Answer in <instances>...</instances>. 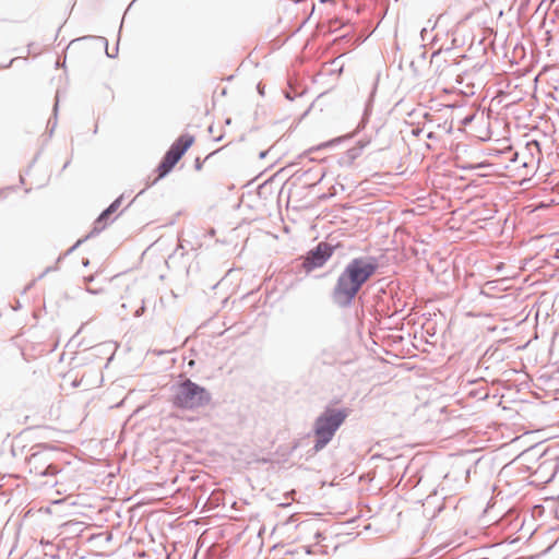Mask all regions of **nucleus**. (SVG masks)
<instances>
[{
    "instance_id": "9",
    "label": "nucleus",
    "mask_w": 559,
    "mask_h": 559,
    "mask_svg": "<svg viewBox=\"0 0 559 559\" xmlns=\"http://www.w3.org/2000/svg\"><path fill=\"white\" fill-rule=\"evenodd\" d=\"M316 359L321 365L333 366L336 362L337 357L332 348L324 347L317 354Z\"/></svg>"
},
{
    "instance_id": "6",
    "label": "nucleus",
    "mask_w": 559,
    "mask_h": 559,
    "mask_svg": "<svg viewBox=\"0 0 559 559\" xmlns=\"http://www.w3.org/2000/svg\"><path fill=\"white\" fill-rule=\"evenodd\" d=\"M334 251L335 246L326 241H320L301 257V267L307 273L320 269L333 255Z\"/></svg>"
},
{
    "instance_id": "14",
    "label": "nucleus",
    "mask_w": 559,
    "mask_h": 559,
    "mask_svg": "<svg viewBox=\"0 0 559 559\" xmlns=\"http://www.w3.org/2000/svg\"><path fill=\"white\" fill-rule=\"evenodd\" d=\"M59 267H58V263H56L55 265H51V266H47L45 270H44V274H48L50 272H55L57 271Z\"/></svg>"
},
{
    "instance_id": "8",
    "label": "nucleus",
    "mask_w": 559,
    "mask_h": 559,
    "mask_svg": "<svg viewBox=\"0 0 559 559\" xmlns=\"http://www.w3.org/2000/svg\"><path fill=\"white\" fill-rule=\"evenodd\" d=\"M367 143L359 141L357 144L343 153L338 158V165L342 167H350L354 162L361 155Z\"/></svg>"
},
{
    "instance_id": "20",
    "label": "nucleus",
    "mask_w": 559,
    "mask_h": 559,
    "mask_svg": "<svg viewBox=\"0 0 559 559\" xmlns=\"http://www.w3.org/2000/svg\"><path fill=\"white\" fill-rule=\"evenodd\" d=\"M135 202V199H132L126 206L124 210H128L133 203Z\"/></svg>"
},
{
    "instance_id": "29",
    "label": "nucleus",
    "mask_w": 559,
    "mask_h": 559,
    "mask_svg": "<svg viewBox=\"0 0 559 559\" xmlns=\"http://www.w3.org/2000/svg\"><path fill=\"white\" fill-rule=\"evenodd\" d=\"M404 308V305L401 306V308L396 307L394 313L401 312Z\"/></svg>"
},
{
    "instance_id": "17",
    "label": "nucleus",
    "mask_w": 559,
    "mask_h": 559,
    "mask_svg": "<svg viewBox=\"0 0 559 559\" xmlns=\"http://www.w3.org/2000/svg\"><path fill=\"white\" fill-rule=\"evenodd\" d=\"M257 90L260 95H264V86L261 83L257 85Z\"/></svg>"
},
{
    "instance_id": "5",
    "label": "nucleus",
    "mask_w": 559,
    "mask_h": 559,
    "mask_svg": "<svg viewBox=\"0 0 559 559\" xmlns=\"http://www.w3.org/2000/svg\"><path fill=\"white\" fill-rule=\"evenodd\" d=\"M32 450L33 452L26 459L29 473L37 476H52L59 472V468L52 463V457L58 451L55 447L39 443Z\"/></svg>"
},
{
    "instance_id": "1",
    "label": "nucleus",
    "mask_w": 559,
    "mask_h": 559,
    "mask_svg": "<svg viewBox=\"0 0 559 559\" xmlns=\"http://www.w3.org/2000/svg\"><path fill=\"white\" fill-rule=\"evenodd\" d=\"M379 267L378 257L368 254L353 258L340 273L331 289V302L337 309H349L362 286L376 275Z\"/></svg>"
},
{
    "instance_id": "10",
    "label": "nucleus",
    "mask_w": 559,
    "mask_h": 559,
    "mask_svg": "<svg viewBox=\"0 0 559 559\" xmlns=\"http://www.w3.org/2000/svg\"><path fill=\"white\" fill-rule=\"evenodd\" d=\"M91 237H87V235L83 238H80L72 247H70L63 254L59 255V258L57 259V263H59L60 261H62V259L69 254H71L72 252H74L83 242H85L87 239H90Z\"/></svg>"
},
{
    "instance_id": "23",
    "label": "nucleus",
    "mask_w": 559,
    "mask_h": 559,
    "mask_svg": "<svg viewBox=\"0 0 559 559\" xmlns=\"http://www.w3.org/2000/svg\"><path fill=\"white\" fill-rule=\"evenodd\" d=\"M135 202V199H132L126 206L124 210H128L133 203Z\"/></svg>"
},
{
    "instance_id": "11",
    "label": "nucleus",
    "mask_w": 559,
    "mask_h": 559,
    "mask_svg": "<svg viewBox=\"0 0 559 559\" xmlns=\"http://www.w3.org/2000/svg\"><path fill=\"white\" fill-rule=\"evenodd\" d=\"M58 108H59V99H58V97H56V102H55V105H53V108H52L53 121L52 122H51V120L48 121V124L51 123V127H50V130H49V136L52 135V133H53V131L56 129V126H57Z\"/></svg>"
},
{
    "instance_id": "42",
    "label": "nucleus",
    "mask_w": 559,
    "mask_h": 559,
    "mask_svg": "<svg viewBox=\"0 0 559 559\" xmlns=\"http://www.w3.org/2000/svg\"><path fill=\"white\" fill-rule=\"evenodd\" d=\"M465 474H466V477H468L469 476V469H466Z\"/></svg>"
},
{
    "instance_id": "39",
    "label": "nucleus",
    "mask_w": 559,
    "mask_h": 559,
    "mask_svg": "<svg viewBox=\"0 0 559 559\" xmlns=\"http://www.w3.org/2000/svg\"><path fill=\"white\" fill-rule=\"evenodd\" d=\"M286 98H288V99H293V98H292V94H288V93H287V94H286Z\"/></svg>"
},
{
    "instance_id": "2",
    "label": "nucleus",
    "mask_w": 559,
    "mask_h": 559,
    "mask_svg": "<svg viewBox=\"0 0 559 559\" xmlns=\"http://www.w3.org/2000/svg\"><path fill=\"white\" fill-rule=\"evenodd\" d=\"M348 415L349 411L347 408L325 407L314 419L312 426L314 444L308 451L309 454L314 455L322 451L332 441L336 431L344 424Z\"/></svg>"
},
{
    "instance_id": "25",
    "label": "nucleus",
    "mask_w": 559,
    "mask_h": 559,
    "mask_svg": "<svg viewBox=\"0 0 559 559\" xmlns=\"http://www.w3.org/2000/svg\"><path fill=\"white\" fill-rule=\"evenodd\" d=\"M135 202V199H132L126 206L124 210H128L133 203Z\"/></svg>"
},
{
    "instance_id": "22",
    "label": "nucleus",
    "mask_w": 559,
    "mask_h": 559,
    "mask_svg": "<svg viewBox=\"0 0 559 559\" xmlns=\"http://www.w3.org/2000/svg\"><path fill=\"white\" fill-rule=\"evenodd\" d=\"M135 202V199H132L126 206L124 210H128L133 203Z\"/></svg>"
},
{
    "instance_id": "21",
    "label": "nucleus",
    "mask_w": 559,
    "mask_h": 559,
    "mask_svg": "<svg viewBox=\"0 0 559 559\" xmlns=\"http://www.w3.org/2000/svg\"><path fill=\"white\" fill-rule=\"evenodd\" d=\"M135 202V199H132L126 206L124 210H128L133 203Z\"/></svg>"
},
{
    "instance_id": "37",
    "label": "nucleus",
    "mask_w": 559,
    "mask_h": 559,
    "mask_svg": "<svg viewBox=\"0 0 559 559\" xmlns=\"http://www.w3.org/2000/svg\"><path fill=\"white\" fill-rule=\"evenodd\" d=\"M20 182L24 183V177L23 176H20Z\"/></svg>"
},
{
    "instance_id": "27",
    "label": "nucleus",
    "mask_w": 559,
    "mask_h": 559,
    "mask_svg": "<svg viewBox=\"0 0 559 559\" xmlns=\"http://www.w3.org/2000/svg\"><path fill=\"white\" fill-rule=\"evenodd\" d=\"M135 202V199H132L126 206L124 210H128L133 203Z\"/></svg>"
},
{
    "instance_id": "19",
    "label": "nucleus",
    "mask_w": 559,
    "mask_h": 559,
    "mask_svg": "<svg viewBox=\"0 0 559 559\" xmlns=\"http://www.w3.org/2000/svg\"><path fill=\"white\" fill-rule=\"evenodd\" d=\"M266 154H267V151H262V152H260V154H259V158H260V159H263V158L266 156Z\"/></svg>"
},
{
    "instance_id": "28",
    "label": "nucleus",
    "mask_w": 559,
    "mask_h": 559,
    "mask_svg": "<svg viewBox=\"0 0 559 559\" xmlns=\"http://www.w3.org/2000/svg\"><path fill=\"white\" fill-rule=\"evenodd\" d=\"M82 264H83L84 266H87V265L90 264V260H88V259H83V260H82Z\"/></svg>"
},
{
    "instance_id": "7",
    "label": "nucleus",
    "mask_w": 559,
    "mask_h": 559,
    "mask_svg": "<svg viewBox=\"0 0 559 559\" xmlns=\"http://www.w3.org/2000/svg\"><path fill=\"white\" fill-rule=\"evenodd\" d=\"M123 194L115 199L104 211L100 212L94 221L93 227L87 234V237H95L99 235L108 226L110 216L121 206Z\"/></svg>"
},
{
    "instance_id": "15",
    "label": "nucleus",
    "mask_w": 559,
    "mask_h": 559,
    "mask_svg": "<svg viewBox=\"0 0 559 559\" xmlns=\"http://www.w3.org/2000/svg\"><path fill=\"white\" fill-rule=\"evenodd\" d=\"M203 166V162L200 159V157H197L194 160V168L195 170H201Z\"/></svg>"
},
{
    "instance_id": "34",
    "label": "nucleus",
    "mask_w": 559,
    "mask_h": 559,
    "mask_svg": "<svg viewBox=\"0 0 559 559\" xmlns=\"http://www.w3.org/2000/svg\"><path fill=\"white\" fill-rule=\"evenodd\" d=\"M85 281H86V282H92V281H93V276H87V277H85Z\"/></svg>"
},
{
    "instance_id": "40",
    "label": "nucleus",
    "mask_w": 559,
    "mask_h": 559,
    "mask_svg": "<svg viewBox=\"0 0 559 559\" xmlns=\"http://www.w3.org/2000/svg\"><path fill=\"white\" fill-rule=\"evenodd\" d=\"M334 0H321V2H333Z\"/></svg>"
},
{
    "instance_id": "26",
    "label": "nucleus",
    "mask_w": 559,
    "mask_h": 559,
    "mask_svg": "<svg viewBox=\"0 0 559 559\" xmlns=\"http://www.w3.org/2000/svg\"><path fill=\"white\" fill-rule=\"evenodd\" d=\"M135 202V199H132L126 206L124 210H128L133 203Z\"/></svg>"
},
{
    "instance_id": "30",
    "label": "nucleus",
    "mask_w": 559,
    "mask_h": 559,
    "mask_svg": "<svg viewBox=\"0 0 559 559\" xmlns=\"http://www.w3.org/2000/svg\"><path fill=\"white\" fill-rule=\"evenodd\" d=\"M46 275H47V274H44V272H43V273H40V274L38 275V277H37L36 280H41V278H44Z\"/></svg>"
},
{
    "instance_id": "43",
    "label": "nucleus",
    "mask_w": 559,
    "mask_h": 559,
    "mask_svg": "<svg viewBox=\"0 0 559 559\" xmlns=\"http://www.w3.org/2000/svg\"><path fill=\"white\" fill-rule=\"evenodd\" d=\"M13 63V60H10V63L5 66V68L10 67Z\"/></svg>"
},
{
    "instance_id": "33",
    "label": "nucleus",
    "mask_w": 559,
    "mask_h": 559,
    "mask_svg": "<svg viewBox=\"0 0 559 559\" xmlns=\"http://www.w3.org/2000/svg\"><path fill=\"white\" fill-rule=\"evenodd\" d=\"M69 164H70V160L66 162V164L63 165L62 169H66L67 167H69Z\"/></svg>"
},
{
    "instance_id": "41",
    "label": "nucleus",
    "mask_w": 559,
    "mask_h": 559,
    "mask_svg": "<svg viewBox=\"0 0 559 559\" xmlns=\"http://www.w3.org/2000/svg\"><path fill=\"white\" fill-rule=\"evenodd\" d=\"M209 132H213V126L209 127Z\"/></svg>"
},
{
    "instance_id": "13",
    "label": "nucleus",
    "mask_w": 559,
    "mask_h": 559,
    "mask_svg": "<svg viewBox=\"0 0 559 559\" xmlns=\"http://www.w3.org/2000/svg\"><path fill=\"white\" fill-rule=\"evenodd\" d=\"M145 311L144 300H142L141 307L134 312V317H141Z\"/></svg>"
},
{
    "instance_id": "24",
    "label": "nucleus",
    "mask_w": 559,
    "mask_h": 559,
    "mask_svg": "<svg viewBox=\"0 0 559 559\" xmlns=\"http://www.w3.org/2000/svg\"><path fill=\"white\" fill-rule=\"evenodd\" d=\"M135 202V199H132L126 206L124 210H128L133 203Z\"/></svg>"
},
{
    "instance_id": "35",
    "label": "nucleus",
    "mask_w": 559,
    "mask_h": 559,
    "mask_svg": "<svg viewBox=\"0 0 559 559\" xmlns=\"http://www.w3.org/2000/svg\"><path fill=\"white\" fill-rule=\"evenodd\" d=\"M222 139H223V135H219V136L215 138V141L219 142Z\"/></svg>"
},
{
    "instance_id": "32",
    "label": "nucleus",
    "mask_w": 559,
    "mask_h": 559,
    "mask_svg": "<svg viewBox=\"0 0 559 559\" xmlns=\"http://www.w3.org/2000/svg\"><path fill=\"white\" fill-rule=\"evenodd\" d=\"M225 123L226 124H230L231 123V119L230 118H226Z\"/></svg>"
},
{
    "instance_id": "31",
    "label": "nucleus",
    "mask_w": 559,
    "mask_h": 559,
    "mask_svg": "<svg viewBox=\"0 0 559 559\" xmlns=\"http://www.w3.org/2000/svg\"><path fill=\"white\" fill-rule=\"evenodd\" d=\"M462 168H463V169H474V168H476V166H472V165H471V166H468V167L463 166Z\"/></svg>"
},
{
    "instance_id": "16",
    "label": "nucleus",
    "mask_w": 559,
    "mask_h": 559,
    "mask_svg": "<svg viewBox=\"0 0 559 559\" xmlns=\"http://www.w3.org/2000/svg\"><path fill=\"white\" fill-rule=\"evenodd\" d=\"M340 142H341V138H336V139L331 140L330 142L325 143L324 145L331 146V145H334L335 143H340Z\"/></svg>"
},
{
    "instance_id": "12",
    "label": "nucleus",
    "mask_w": 559,
    "mask_h": 559,
    "mask_svg": "<svg viewBox=\"0 0 559 559\" xmlns=\"http://www.w3.org/2000/svg\"><path fill=\"white\" fill-rule=\"evenodd\" d=\"M102 39L104 40V44H105L107 57L115 58L118 55V44L116 45V47L114 49V53H110L108 50V40L105 37H102Z\"/></svg>"
},
{
    "instance_id": "18",
    "label": "nucleus",
    "mask_w": 559,
    "mask_h": 559,
    "mask_svg": "<svg viewBox=\"0 0 559 559\" xmlns=\"http://www.w3.org/2000/svg\"><path fill=\"white\" fill-rule=\"evenodd\" d=\"M86 290H87L90 294H93V295H96V294H99V293H100V289L86 288Z\"/></svg>"
},
{
    "instance_id": "36",
    "label": "nucleus",
    "mask_w": 559,
    "mask_h": 559,
    "mask_svg": "<svg viewBox=\"0 0 559 559\" xmlns=\"http://www.w3.org/2000/svg\"><path fill=\"white\" fill-rule=\"evenodd\" d=\"M36 159H37V156L33 159V162L31 163L29 165V168L34 165V163H36Z\"/></svg>"
},
{
    "instance_id": "3",
    "label": "nucleus",
    "mask_w": 559,
    "mask_h": 559,
    "mask_svg": "<svg viewBox=\"0 0 559 559\" xmlns=\"http://www.w3.org/2000/svg\"><path fill=\"white\" fill-rule=\"evenodd\" d=\"M171 404L176 408L197 411L210 405L212 394L209 390L189 378H183L173 385Z\"/></svg>"
},
{
    "instance_id": "4",
    "label": "nucleus",
    "mask_w": 559,
    "mask_h": 559,
    "mask_svg": "<svg viewBox=\"0 0 559 559\" xmlns=\"http://www.w3.org/2000/svg\"><path fill=\"white\" fill-rule=\"evenodd\" d=\"M194 136L185 133L181 134L166 151L164 156L162 157L159 164L157 165L155 171L157 173V178H155L151 183L146 185V188L141 190L138 195L140 197L145 192L147 188L155 185L159 179L165 178L177 165V163L181 159V157L186 154V152L193 145Z\"/></svg>"
},
{
    "instance_id": "38",
    "label": "nucleus",
    "mask_w": 559,
    "mask_h": 559,
    "mask_svg": "<svg viewBox=\"0 0 559 559\" xmlns=\"http://www.w3.org/2000/svg\"><path fill=\"white\" fill-rule=\"evenodd\" d=\"M286 98H288V99H293V98H292V94H288V93H287V94H286Z\"/></svg>"
}]
</instances>
